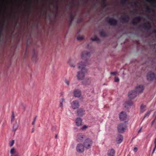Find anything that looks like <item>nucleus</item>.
I'll use <instances>...</instances> for the list:
<instances>
[{
    "instance_id": "bf43d9fd",
    "label": "nucleus",
    "mask_w": 156,
    "mask_h": 156,
    "mask_svg": "<svg viewBox=\"0 0 156 156\" xmlns=\"http://www.w3.org/2000/svg\"><path fill=\"white\" fill-rule=\"evenodd\" d=\"M81 21H82V19H80V20H79V21L80 22H81Z\"/></svg>"
},
{
    "instance_id": "423d86ee",
    "label": "nucleus",
    "mask_w": 156,
    "mask_h": 156,
    "mask_svg": "<svg viewBox=\"0 0 156 156\" xmlns=\"http://www.w3.org/2000/svg\"><path fill=\"white\" fill-rule=\"evenodd\" d=\"M84 146L82 144H77L76 150L77 152L82 153L84 151Z\"/></svg>"
},
{
    "instance_id": "dca6fc26",
    "label": "nucleus",
    "mask_w": 156,
    "mask_h": 156,
    "mask_svg": "<svg viewBox=\"0 0 156 156\" xmlns=\"http://www.w3.org/2000/svg\"><path fill=\"white\" fill-rule=\"evenodd\" d=\"M85 114V110L82 108H80L77 111V115L79 116H83Z\"/></svg>"
},
{
    "instance_id": "2f4dec72",
    "label": "nucleus",
    "mask_w": 156,
    "mask_h": 156,
    "mask_svg": "<svg viewBox=\"0 0 156 156\" xmlns=\"http://www.w3.org/2000/svg\"><path fill=\"white\" fill-rule=\"evenodd\" d=\"M102 1L104 3L102 5V6L104 7H105L106 6V4L105 1V0H102Z\"/></svg>"
},
{
    "instance_id": "052dcab7",
    "label": "nucleus",
    "mask_w": 156,
    "mask_h": 156,
    "mask_svg": "<svg viewBox=\"0 0 156 156\" xmlns=\"http://www.w3.org/2000/svg\"><path fill=\"white\" fill-rule=\"evenodd\" d=\"M127 156H130V155H128Z\"/></svg>"
},
{
    "instance_id": "5701e85b",
    "label": "nucleus",
    "mask_w": 156,
    "mask_h": 156,
    "mask_svg": "<svg viewBox=\"0 0 156 156\" xmlns=\"http://www.w3.org/2000/svg\"><path fill=\"white\" fill-rule=\"evenodd\" d=\"M65 100L63 98H62L60 101V107L61 108H63V102H65Z\"/></svg>"
},
{
    "instance_id": "09e8293b",
    "label": "nucleus",
    "mask_w": 156,
    "mask_h": 156,
    "mask_svg": "<svg viewBox=\"0 0 156 156\" xmlns=\"http://www.w3.org/2000/svg\"><path fill=\"white\" fill-rule=\"evenodd\" d=\"M37 117V116H36L35 117V118H34V120H33L34 121H36V119Z\"/></svg>"
},
{
    "instance_id": "8fccbe9b",
    "label": "nucleus",
    "mask_w": 156,
    "mask_h": 156,
    "mask_svg": "<svg viewBox=\"0 0 156 156\" xmlns=\"http://www.w3.org/2000/svg\"><path fill=\"white\" fill-rule=\"evenodd\" d=\"M4 27V25H2L1 26V28L2 30Z\"/></svg>"
},
{
    "instance_id": "f03ea898",
    "label": "nucleus",
    "mask_w": 156,
    "mask_h": 156,
    "mask_svg": "<svg viewBox=\"0 0 156 156\" xmlns=\"http://www.w3.org/2000/svg\"><path fill=\"white\" fill-rule=\"evenodd\" d=\"M127 128V126L125 122L124 123H121L118 124L117 129L118 132L120 133H123L124 132Z\"/></svg>"
},
{
    "instance_id": "bb28decb",
    "label": "nucleus",
    "mask_w": 156,
    "mask_h": 156,
    "mask_svg": "<svg viewBox=\"0 0 156 156\" xmlns=\"http://www.w3.org/2000/svg\"><path fill=\"white\" fill-rule=\"evenodd\" d=\"M151 112V111H148L144 115V118H145L147 116H148Z\"/></svg>"
},
{
    "instance_id": "c85d7f7f",
    "label": "nucleus",
    "mask_w": 156,
    "mask_h": 156,
    "mask_svg": "<svg viewBox=\"0 0 156 156\" xmlns=\"http://www.w3.org/2000/svg\"><path fill=\"white\" fill-rule=\"evenodd\" d=\"M154 144H155V147H154L153 150V153H154V152L155 151V149H156V138L155 139L154 141Z\"/></svg>"
},
{
    "instance_id": "4be33fe9",
    "label": "nucleus",
    "mask_w": 156,
    "mask_h": 156,
    "mask_svg": "<svg viewBox=\"0 0 156 156\" xmlns=\"http://www.w3.org/2000/svg\"><path fill=\"white\" fill-rule=\"evenodd\" d=\"M146 106L145 105L142 104L140 106V112H144L146 110Z\"/></svg>"
},
{
    "instance_id": "a18cd8bd",
    "label": "nucleus",
    "mask_w": 156,
    "mask_h": 156,
    "mask_svg": "<svg viewBox=\"0 0 156 156\" xmlns=\"http://www.w3.org/2000/svg\"><path fill=\"white\" fill-rule=\"evenodd\" d=\"M34 128H33L32 129V133H33L34 132Z\"/></svg>"
},
{
    "instance_id": "4c0bfd02",
    "label": "nucleus",
    "mask_w": 156,
    "mask_h": 156,
    "mask_svg": "<svg viewBox=\"0 0 156 156\" xmlns=\"http://www.w3.org/2000/svg\"><path fill=\"white\" fill-rule=\"evenodd\" d=\"M69 65L71 67H75V65L71 63L70 62H69Z\"/></svg>"
},
{
    "instance_id": "a878e982",
    "label": "nucleus",
    "mask_w": 156,
    "mask_h": 156,
    "mask_svg": "<svg viewBox=\"0 0 156 156\" xmlns=\"http://www.w3.org/2000/svg\"><path fill=\"white\" fill-rule=\"evenodd\" d=\"M126 103L129 106H131L133 105V103L131 100H129L126 101Z\"/></svg>"
},
{
    "instance_id": "9b49d317",
    "label": "nucleus",
    "mask_w": 156,
    "mask_h": 156,
    "mask_svg": "<svg viewBox=\"0 0 156 156\" xmlns=\"http://www.w3.org/2000/svg\"><path fill=\"white\" fill-rule=\"evenodd\" d=\"M141 20V18L140 16H137L132 21V24L134 25L137 24V23L140 22Z\"/></svg>"
},
{
    "instance_id": "4d7b16f0",
    "label": "nucleus",
    "mask_w": 156,
    "mask_h": 156,
    "mask_svg": "<svg viewBox=\"0 0 156 156\" xmlns=\"http://www.w3.org/2000/svg\"><path fill=\"white\" fill-rule=\"evenodd\" d=\"M137 2H135V5H136V3H137Z\"/></svg>"
},
{
    "instance_id": "603ef678",
    "label": "nucleus",
    "mask_w": 156,
    "mask_h": 156,
    "mask_svg": "<svg viewBox=\"0 0 156 156\" xmlns=\"http://www.w3.org/2000/svg\"><path fill=\"white\" fill-rule=\"evenodd\" d=\"M156 119V117H155V118L154 119L153 121L152 122V123H153L154 122V121H155Z\"/></svg>"
},
{
    "instance_id": "6e6d98bb",
    "label": "nucleus",
    "mask_w": 156,
    "mask_h": 156,
    "mask_svg": "<svg viewBox=\"0 0 156 156\" xmlns=\"http://www.w3.org/2000/svg\"><path fill=\"white\" fill-rule=\"evenodd\" d=\"M57 135H56L55 136V138H57Z\"/></svg>"
},
{
    "instance_id": "72a5a7b5",
    "label": "nucleus",
    "mask_w": 156,
    "mask_h": 156,
    "mask_svg": "<svg viewBox=\"0 0 156 156\" xmlns=\"http://www.w3.org/2000/svg\"><path fill=\"white\" fill-rule=\"evenodd\" d=\"M14 140H12L10 143V146H12L14 144Z\"/></svg>"
},
{
    "instance_id": "1a4fd4ad",
    "label": "nucleus",
    "mask_w": 156,
    "mask_h": 156,
    "mask_svg": "<svg viewBox=\"0 0 156 156\" xmlns=\"http://www.w3.org/2000/svg\"><path fill=\"white\" fill-rule=\"evenodd\" d=\"M126 113L124 112H121L119 115V119L121 121L125 120L126 118Z\"/></svg>"
},
{
    "instance_id": "a211bd4d",
    "label": "nucleus",
    "mask_w": 156,
    "mask_h": 156,
    "mask_svg": "<svg viewBox=\"0 0 156 156\" xmlns=\"http://www.w3.org/2000/svg\"><path fill=\"white\" fill-rule=\"evenodd\" d=\"M10 153L12 154L11 156H19V153L16 151L14 148H12L11 150Z\"/></svg>"
},
{
    "instance_id": "f704fd0d",
    "label": "nucleus",
    "mask_w": 156,
    "mask_h": 156,
    "mask_svg": "<svg viewBox=\"0 0 156 156\" xmlns=\"http://www.w3.org/2000/svg\"><path fill=\"white\" fill-rule=\"evenodd\" d=\"M119 79L118 77H115V82H118L119 81Z\"/></svg>"
},
{
    "instance_id": "79ce46f5",
    "label": "nucleus",
    "mask_w": 156,
    "mask_h": 156,
    "mask_svg": "<svg viewBox=\"0 0 156 156\" xmlns=\"http://www.w3.org/2000/svg\"><path fill=\"white\" fill-rule=\"evenodd\" d=\"M137 150V148L136 147H135L133 149V151H134L135 152H136Z\"/></svg>"
},
{
    "instance_id": "393cba45",
    "label": "nucleus",
    "mask_w": 156,
    "mask_h": 156,
    "mask_svg": "<svg viewBox=\"0 0 156 156\" xmlns=\"http://www.w3.org/2000/svg\"><path fill=\"white\" fill-rule=\"evenodd\" d=\"M100 35L102 37H105L106 36V34L105 32L101 31L100 32Z\"/></svg>"
},
{
    "instance_id": "2eb2a0df",
    "label": "nucleus",
    "mask_w": 156,
    "mask_h": 156,
    "mask_svg": "<svg viewBox=\"0 0 156 156\" xmlns=\"http://www.w3.org/2000/svg\"><path fill=\"white\" fill-rule=\"evenodd\" d=\"M143 27L147 30H150L151 28V24L150 23L147 22L143 25Z\"/></svg>"
},
{
    "instance_id": "e433bc0d",
    "label": "nucleus",
    "mask_w": 156,
    "mask_h": 156,
    "mask_svg": "<svg viewBox=\"0 0 156 156\" xmlns=\"http://www.w3.org/2000/svg\"><path fill=\"white\" fill-rule=\"evenodd\" d=\"M14 119V115L13 113L12 112V117H11V122H12V121Z\"/></svg>"
},
{
    "instance_id": "f257e3e1",
    "label": "nucleus",
    "mask_w": 156,
    "mask_h": 156,
    "mask_svg": "<svg viewBox=\"0 0 156 156\" xmlns=\"http://www.w3.org/2000/svg\"><path fill=\"white\" fill-rule=\"evenodd\" d=\"M90 55V52L87 51H84L82 52L81 55V58L84 60V62H80L78 64V68L81 69L80 71H79L77 75V78L79 80H83L85 76V74L87 72V69L85 68V67L88 65L87 59Z\"/></svg>"
},
{
    "instance_id": "aec40b11",
    "label": "nucleus",
    "mask_w": 156,
    "mask_h": 156,
    "mask_svg": "<svg viewBox=\"0 0 156 156\" xmlns=\"http://www.w3.org/2000/svg\"><path fill=\"white\" fill-rule=\"evenodd\" d=\"M82 120L81 118H77L76 120V123L77 126H80L82 125Z\"/></svg>"
},
{
    "instance_id": "7c9ffc66",
    "label": "nucleus",
    "mask_w": 156,
    "mask_h": 156,
    "mask_svg": "<svg viewBox=\"0 0 156 156\" xmlns=\"http://www.w3.org/2000/svg\"><path fill=\"white\" fill-rule=\"evenodd\" d=\"M127 3V0H122L121 1V3L123 5L126 4Z\"/></svg>"
},
{
    "instance_id": "f8f14e48",
    "label": "nucleus",
    "mask_w": 156,
    "mask_h": 156,
    "mask_svg": "<svg viewBox=\"0 0 156 156\" xmlns=\"http://www.w3.org/2000/svg\"><path fill=\"white\" fill-rule=\"evenodd\" d=\"M123 137L121 135L119 134L117 135L116 139V142L118 144H120L123 141Z\"/></svg>"
},
{
    "instance_id": "a19ab883",
    "label": "nucleus",
    "mask_w": 156,
    "mask_h": 156,
    "mask_svg": "<svg viewBox=\"0 0 156 156\" xmlns=\"http://www.w3.org/2000/svg\"><path fill=\"white\" fill-rule=\"evenodd\" d=\"M65 83L67 84L68 85H69V83L68 81L67 80H66L65 81Z\"/></svg>"
},
{
    "instance_id": "473e14b6",
    "label": "nucleus",
    "mask_w": 156,
    "mask_h": 156,
    "mask_svg": "<svg viewBox=\"0 0 156 156\" xmlns=\"http://www.w3.org/2000/svg\"><path fill=\"white\" fill-rule=\"evenodd\" d=\"M151 10V9L149 7H147L145 9V11L147 12H150Z\"/></svg>"
},
{
    "instance_id": "f3484780",
    "label": "nucleus",
    "mask_w": 156,
    "mask_h": 156,
    "mask_svg": "<svg viewBox=\"0 0 156 156\" xmlns=\"http://www.w3.org/2000/svg\"><path fill=\"white\" fill-rule=\"evenodd\" d=\"M136 89L137 92H142L144 89L143 86L142 85H139L136 87Z\"/></svg>"
},
{
    "instance_id": "6ab92c4d",
    "label": "nucleus",
    "mask_w": 156,
    "mask_h": 156,
    "mask_svg": "<svg viewBox=\"0 0 156 156\" xmlns=\"http://www.w3.org/2000/svg\"><path fill=\"white\" fill-rule=\"evenodd\" d=\"M115 151L113 149H111L108 151L107 153L108 156H114Z\"/></svg>"
},
{
    "instance_id": "13d9d810",
    "label": "nucleus",
    "mask_w": 156,
    "mask_h": 156,
    "mask_svg": "<svg viewBox=\"0 0 156 156\" xmlns=\"http://www.w3.org/2000/svg\"><path fill=\"white\" fill-rule=\"evenodd\" d=\"M2 33V32H1L0 33V35H1Z\"/></svg>"
},
{
    "instance_id": "6e6552de",
    "label": "nucleus",
    "mask_w": 156,
    "mask_h": 156,
    "mask_svg": "<svg viewBox=\"0 0 156 156\" xmlns=\"http://www.w3.org/2000/svg\"><path fill=\"white\" fill-rule=\"evenodd\" d=\"M137 95V92L134 90H132L129 93L128 96L129 98L131 99H133L135 98Z\"/></svg>"
},
{
    "instance_id": "58836bf2",
    "label": "nucleus",
    "mask_w": 156,
    "mask_h": 156,
    "mask_svg": "<svg viewBox=\"0 0 156 156\" xmlns=\"http://www.w3.org/2000/svg\"><path fill=\"white\" fill-rule=\"evenodd\" d=\"M37 57V54L35 52H34V54H33V58H36Z\"/></svg>"
},
{
    "instance_id": "cd10ccee",
    "label": "nucleus",
    "mask_w": 156,
    "mask_h": 156,
    "mask_svg": "<svg viewBox=\"0 0 156 156\" xmlns=\"http://www.w3.org/2000/svg\"><path fill=\"white\" fill-rule=\"evenodd\" d=\"M84 38V37L83 35L79 36L77 37V39L78 40H83Z\"/></svg>"
},
{
    "instance_id": "37998d69",
    "label": "nucleus",
    "mask_w": 156,
    "mask_h": 156,
    "mask_svg": "<svg viewBox=\"0 0 156 156\" xmlns=\"http://www.w3.org/2000/svg\"><path fill=\"white\" fill-rule=\"evenodd\" d=\"M137 11L135 9L134 10L133 12L134 13H137Z\"/></svg>"
},
{
    "instance_id": "4468645a",
    "label": "nucleus",
    "mask_w": 156,
    "mask_h": 156,
    "mask_svg": "<svg viewBox=\"0 0 156 156\" xmlns=\"http://www.w3.org/2000/svg\"><path fill=\"white\" fill-rule=\"evenodd\" d=\"M84 135L82 133L78 134L76 137V140L79 142H81L84 138Z\"/></svg>"
},
{
    "instance_id": "864d4df0",
    "label": "nucleus",
    "mask_w": 156,
    "mask_h": 156,
    "mask_svg": "<svg viewBox=\"0 0 156 156\" xmlns=\"http://www.w3.org/2000/svg\"><path fill=\"white\" fill-rule=\"evenodd\" d=\"M53 129L55 130V127H53Z\"/></svg>"
},
{
    "instance_id": "0eeeda50",
    "label": "nucleus",
    "mask_w": 156,
    "mask_h": 156,
    "mask_svg": "<svg viewBox=\"0 0 156 156\" xmlns=\"http://www.w3.org/2000/svg\"><path fill=\"white\" fill-rule=\"evenodd\" d=\"M71 105L73 109H76L80 106L79 101L77 100L73 101L71 103Z\"/></svg>"
},
{
    "instance_id": "39448f33",
    "label": "nucleus",
    "mask_w": 156,
    "mask_h": 156,
    "mask_svg": "<svg viewBox=\"0 0 156 156\" xmlns=\"http://www.w3.org/2000/svg\"><path fill=\"white\" fill-rule=\"evenodd\" d=\"M107 21L111 25L115 26L117 24V21L113 18H109L107 17Z\"/></svg>"
},
{
    "instance_id": "ddd939ff",
    "label": "nucleus",
    "mask_w": 156,
    "mask_h": 156,
    "mask_svg": "<svg viewBox=\"0 0 156 156\" xmlns=\"http://www.w3.org/2000/svg\"><path fill=\"white\" fill-rule=\"evenodd\" d=\"M73 94L75 97L79 98L81 95V92L79 90L75 89L74 91Z\"/></svg>"
},
{
    "instance_id": "9d476101",
    "label": "nucleus",
    "mask_w": 156,
    "mask_h": 156,
    "mask_svg": "<svg viewBox=\"0 0 156 156\" xmlns=\"http://www.w3.org/2000/svg\"><path fill=\"white\" fill-rule=\"evenodd\" d=\"M130 19L129 17L127 15H125V16H122L121 20L122 22L123 23H128Z\"/></svg>"
},
{
    "instance_id": "49530a36",
    "label": "nucleus",
    "mask_w": 156,
    "mask_h": 156,
    "mask_svg": "<svg viewBox=\"0 0 156 156\" xmlns=\"http://www.w3.org/2000/svg\"><path fill=\"white\" fill-rule=\"evenodd\" d=\"M142 129V128H141L140 130L138 131V133H139L141 132V130Z\"/></svg>"
},
{
    "instance_id": "c9c22d12",
    "label": "nucleus",
    "mask_w": 156,
    "mask_h": 156,
    "mask_svg": "<svg viewBox=\"0 0 156 156\" xmlns=\"http://www.w3.org/2000/svg\"><path fill=\"white\" fill-rule=\"evenodd\" d=\"M87 128V126L86 125H84L82 127V129L83 130Z\"/></svg>"
},
{
    "instance_id": "c03bdc74",
    "label": "nucleus",
    "mask_w": 156,
    "mask_h": 156,
    "mask_svg": "<svg viewBox=\"0 0 156 156\" xmlns=\"http://www.w3.org/2000/svg\"><path fill=\"white\" fill-rule=\"evenodd\" d=\"M82 83H83V84L84 85H86V84H85V80H84L83 81V82H82Z\"/></svg>"
},
{
    "instance_id": "c756f323",
    "label": "nucleus",
    "mask_w": 156,
    "mask_h": 156,
    "mask_svg": "<svg viewBox=\"0 0 156 156\" xmlns=\"http://www.w3.org/2000/svg\"><path fill=\"white\" fill-rule=\"evenodd\" d=\"M74 18V16L72 14L70 15V20L71 22L72 21H73V20Z\"/></svg>"
},
{
    "instance_id": "b1692460",
    "label": "nucleus",
    "mask_w": 156,
    "mask_h": 156,
    "mask_svg": "<svg viewBox=\"0 0 156 156\" xmlns=\"http://www.w3.org/2000/svg\"><path fill=\"white\" fill-rule=\"evenodd\" d=\"M91 39L93 41H100L99 39L96 36H94L93 37L91 38Z\"/></svg>"
},
{
    "instance_id": "3c124183",
    "label": "nucleus",
    "mask_w": 156,
    "mask_h": 156,
    "mask_svg": "<svg viewBox=\"0 0 156 156\" xmlns=\"http://www.w3.org/2000/svg\"><path fill=\"white\" fill-rule=\"evenodd\" d=\"M153 33L155 34H156V30H154L153 31Z\"/></svg>"
},
{
    "instance_id": "5fc2aeb1",
    "label": "nucleus",
    "mask_w": 156,
    "mask_h": 156,
    "mask_svg": "<svg viewBox=\"0 0 156 156\" xmlns=\"http://www.w3.org/2000/svg\"><path fill=\"white\" fill-rule=\"evenodd\" d=\"M29 6H30V7H31V3L30 4Z\"/></svg>"
},
{
    "instance_id": "de8ad7c7",
    "label": "nucleus",
    "mask_w": 156,
    "mask_h": 156,
    "mask_svg": "<svg viewBox=\"0 0 156 156\" xmlns=\"http://www.w3.org/2000/svg\"><path fill=\"white\" fill-rule=\"evenodd\" d=\"M35 121H34L33 120V122H32V125H34L35 123Z\"/></svg>"
},
{
    "instance_id": "ea45409f",
    "label": "nucleus",
    "mask_w": 156,
    "mask_h": 156,
    "mask_svg": "<svg viewBox=\"0 0 156 156\" xmlns=\"http://www.w3.org/2000/svg\"><path fill=\"white\" fill-rule=\"evenodd\" d=\"M117 73L116 72H112L111 73V74L112 75H116Z\"/></svg>"
},
{
    "instance_id": "412c9836",
    "label": "nucleus",
    "mask_w": 156,
    "mask_h": 156,
    "mask_svg": "<svg viewBox=\"0 0 156 156\" xmlns=\"http://www.w3.org/2000/svg\"><path fill=\"white\" fill-rule=\"evenodd\" d=\"M18 127V125L17 122H15L13 126V130L15 132Z\"/></svg>"
},
{
    "instance_id": "7ed1b4c3",
    "label": "nucleus",
    "mask_w": 156,
    "mask_h": 156,
    "mask_svg": "<svg viewBox=\"0 0 156 156\" xmlns=\"http://www.w3.org/2000/svg\"><path fill=\"white\" fill-rule=\"evenodd\" d=\"M92 140L90 138H87L85 140L83 144L85 148L87 149H89L91 148L92 145Z\"/></svg>"
},
{
    "instance_id": "680f3d73",
    "label": "nucleus",
    "mask_w": 156,
    "mask_h": 156,
    "mask_svg": "<svg viewBox=\"0 0 156 156\" xmlns=\"http://www.w3.org/2000/svg\"><path fill=\"white\" fill-rule=\"evenodd\" d=\"M147 0V1H148V0Z\"/></svg>"
},
{
    "instance_id": "20e7f679",
    "label": "nucleus",
    "mask_w": 156,
    "mask_h": 156,
    "mask_svg": "<svg viewBox=\"0 0 156 156\" xmlns=\"http://www.w3.org/2000/svg\"><path fill=\"white\" fill-rule=\"evenodd\" d=\"M154 78L156 80V75H155L154 73L150 72L148 73L147 75V79L148 80L151 81Z\"/></svg>"
}]
</instances>
